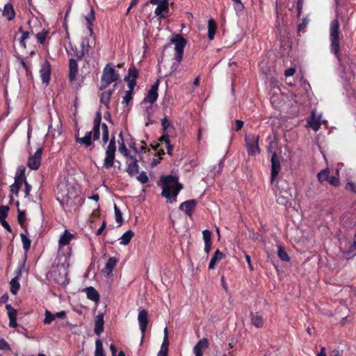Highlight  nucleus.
<instances>
[{"instance_id":"obj_1","label":"nucleus","mask_w":356,"mask_h":356,"mask_svg":"<svg viewBox=\"0 0 356 356\" xmlns=\"http://www.w3.org/2000/svg\"><path fill=\"white\" fill-rule=\"evenodd\" d=\"M330 50L337 58L339 63L342 61L341 50L343 47V36L340 31V24L338 19L332 20L329 29Z\"/></svg>"},{"instance_id":"obj_2","label":"nucleus","mask_w":356,"mask_h":356,"mask_svg":"<svg viewBox=\"0 0 356 356\" xmlns=\"http://www.w3.org/2000/svg\"><path fill=\"white\" fill-rule=\"evenodd\" d=\"M160 181L162 183V196L165 197L168 202H172L176 200L179 191L183 188L182 184L179 183V179L176 176H162Z\"/></svg>"},{"instance_id":"obj_3","label":"nucleus","mask_w":356,"mask_h":356,"mask_svg":"<svg viewBox=\"0 0 356 356\" xmlns=\"http://www.w3.org/2000/svg\"><path fill=\"white\" fill-rule=\"evenodd\" d=\"M78 199L80 200V197L74 188H71V190L67 189L65 193H58L56 197L60 205L67 211H71L77 207L76 200Z\"/></svg>"},{"instance_id":"obj_4","label":"nucleus","mask_w":356,"mask_h":356,"mask_svg":"<svg viewBox=\"0 0 356 356\" xmlns=\"http://www.w3.org/2000/svg\"><path fill=\"white\" fill-rule=\"evenodd\" d=\"M74 238L75 236L67 229L60 236L58 241V254H63L66 259L71 255L72 249L69 245Z\"/></svg>"},{"instance_id":"obj_5","label":"nucleus","mask_w":356,"mask_h":356,"mask_svg":"<svg viewBox=\"0 0 356 356\" xmlns=\"http://www.w3.org/2000/svg\"><path fill=\"white\" fill-rule=\"evenodd\" d=\"M119 79V74L114 67L112 63H108L103 70V73L101 78V87L100 89H105L111 83L118 81Z\"/></svg>"},{"instance_id":"obj_6","label":"nucleus","mask_w":356,"mask_h":356,"mask_svg":"<svg viewBox=\"0 0 356 356\" xmlns=\"http://www.w3.org/2000/svg\"><path fill=\"white\" fill-rule=\"evenodd\" d=\"M171 42L175 44V60L180 63L184 56V48L187 40L181 34H174L171 38Z\"/></svg>"},{"instance_id":"obj_7","label":"nucleus","mask_w":356,"mask_h":356,"mask_svg":"<svg viewBox=\"0 0 356 356\" xmlns=\"http://www.w3.org/2000/svg\"><path fill=\"white\" fill-rule=\"evenodd\" d=\"M100 127L93 125L92 130L87 131L84 137L79 138L76 136L75 138L76 143L83 145L86 147L91 146L93 144L92 140H97L100 137Z\"/></svg>"},{"instance_id":"obj_8","label":"nucleus","mask_w":356,"mask_h":356,"mask_svg":"<svg viewBox=\"0 0 356 356\" xmlns=\"http://www.w3.org/2000/svg\"><path fill=\"white\" fill-rule=\"evenodd\" d=\"M247 152L249 156H255L260 153L259 146V136L255 134H247L245 137Z\"/></svg>"},{"instance_id":"obj_9","label":"nucleus","mask_w":356,"mask_h":356,"mask_svg":"<svg viewBox=\"0 0 356 356\" xmlns=\"http://www.w3.org/2000/svg\"><path fill=\"white\" fill-rule=\"evenodd\" d=\"M115 143V136H113L109 140L106 150V156L104 160V166L106 169H109L113 166L116 152Z\"/></svg>"},{"instance_id":"obj_10","label":"nucleus","mask_w":356,"mask_h":356,"mask_svg":"<svg viewBox=\"0 0 356 356\" xmlns=\"http://www.w3.org/2000/svg\"><path fill=\"white\" fill-rule=\"evenodd\" d=\"M43 152V147L38 148L35 154L32 156H31L28 159L27 161V166L31 169L36 170L39 169L41 164V160H42V154Z\"/></svg>"},{"instance_id":"obj_11","label":"nucleus","mask_w":356,"mask_h":356,"mask_svg":"<svg viewBox=\"0 0 356 356\" xmlns=\"http://www.w3.org/2000/svg\"><path fill=\"white\" fill-rule=\"evenodd\" d=\"M51 65L48 60H45L40 70V75L43 83L48 85L50 82Z\"/></svg>"},{"instance_id":"obj_12","label":"nucleus","mask_w":356,"mask_h":356,"mask_svg":"<svg viewBox=\"0 0 356 356\" xmlns=\"http://www.w3.org/2000/svg\"><path fill=\"white\" fill-rule=\"evenodd\" d=\"M160 81L157 79L154 83L151 86V88L148 90L146 97L144 98V102H149L150 104L154 103L159 97L158 90Z\"/></svg>"},{"instance_id":"obj_13","label":"nucleus","mask_w":356,"mask_h":356,"mask_svg":"<svg viewBox=\"0 0 356 356\" xmlns=\"http://www.w3.org/2000/svg\"><path fill=\"white\" fill-rule=\"evenodd\" d=\"M271 183L273 184L274 181L276 179L277 176L280 173L281 167L280 159L277 154L274 152L271 156Z\"/></svg>"},{"instance_id":"obj_14","label":"nucleus","mask_w":356,"mask_h":356,"mask_svg":"<svg viewBox=\"0 0 356 356\" xmlns=\"http://www.w3.org/2000/svg\"><path fill=\"white\" fill-rule=\"evenodd\" d=\"M197 204V201L191 199L182 202L179 205V209L184 211L188 216L191 217Z\"/></svg>"},{"instance_id":"obj_15","label":"nucleus","mask_w":356,"mask_h":356,"mask_svg":"<svg viewBox=\"0 0 356 356\" xmlns=\"http://www.w3.org/2000/svg\"><path fill=\"white\" fill-rule=\"evenodd\" d=\"M138 321L140 325V330L142 332V339L144 338L145 333L148 325V313L145 309L139 311Z\"/></svg>"},{"instance_id":"obj_16","label":"nucleus","mask_w":356,"mask_h":356,"mask_svg":"<svg viewBox=\"0 0 356 356\" xmlns=\"http://www.w3.org/2000/svg\"><path fill=\"white\" fill-rule=\"evenodd\" d=\"M275 195L277 197V202L280 204L285 205L290 198L291 197V194L290 193V188L287 187L286 189H282L280 191L279 194H277V191H275Z\"/></svg>"},{"instance_id":"obj_17","label":"nucleus","mask_w":356,"mask_h":356,"mask_svg":"<svg viewBox=\"0 0 356 356\" xmlns=\"http://www.w3.org/2000/svg\"><path fill=\"white\" fill-rule=\"evenodd\" d=\"M157 5L154 13L160 18H165L167 17L166 14L169 12L168 0H162Z\"/></svg>"},{"instance_id":"obj_18","label":"nucleus","mask_w":356,"mask_h":356,"mask_svg":"<svg viewBox=\"0 0 356 356\" xmlns=\"http://www.w3.org/2000/svg\"><path fill=\"white\" fill-rule=\"evenodd\" d=\"M130 161L128 163L127 172L130 177H134L139 172L138 160L134 156H129Z\"/></svg>"},{"instance_id":"obj_19","label":"nucleus","mask_w":356,"mask_h":356,"mask_svg":"<svg viewBox=\"0 0 356 356\" xmlns=\"http://www.w3.org/2000/svg\"><path fill=\"white\" fill-rule=\"evenodd\" d=\"M104 316L103 313H99L95 316V318L94 332L97 336H99L104 332Z\"/></svg>"},{"instance_id":"obj_20","label":"nucleus","mask_w":356,"mask_h":356,"mask_svg":"<svg viewBox=\"0 0 356 356\" xmlns=\"http://www.w3.org/2000/svg\"><path fill=\"white\" fill-rule=\"evenodd\" d=\"M209 347V341L207 338L200 340L193 348V353L195 356H202L203 350Z\"/></svg>"},{"instance_id":"obj_21","label":"nucleus","mask_w":356,"mask_h":356,"mask_svg":"<svg viewBox=\"0 0 356 356\" xmlns=\"http://www.w3.org/2000/svg\"><path fill=\"white\" fill-rule=\"evenodd\" d=\"M78 63L74 58L69 60V80L72 82L75 81L78 74Z\"/></svg>"},{"instance_id":"obj_22","label":"nucleus","mask_w":356,"mask_h":356,"mask_svg":"<svg viewBox=\"0 0 356 356\" xmlns=\"http://www.w3.org/2000/svg\"><path fill=\"white\" fill-rule=\"evenodd\" d=\"M16 273H17L16 276L15 277H13L10 282V292L14 295H16L17 293V292L20 288V284L19 282V279L22 274L21 268H19Z\"/></svg>"},{"instance_id":"obj_23","label":"nucleus","mask_w":356,"mask_h":356,"mask_svg":"<svg viewBox=\"0 0 356 356\" xmlns=\"http://www.w3.org/2000/svg\"><path fill=\"white\" fill-rule=\"evenodd\" d=\"M84 291L86 292L87 298L95 302V303H98L100 300V296L98 291L92 286L87 287L84 289Z\"/></svg>"},{"instance_id":"obj_24","label":"nucleus","mask_w":356,"mask_h":356,"mask_svg":"<svg viewBox=\"0 0 356 356\" xmlns=\"http://www.w3.org/2000/svg\"><path fill=\"white\" fill-rule=\"evenodd\" d=\"M81 47V49L80 51H78L76 49H74L73 48L71 49L72 51L71 55L76 57L77 60H81L84 57L86 51L88 53L89 47L88 42L85 44V42H83Z\"/></svg>"},{"instance_id":"obj_25","label":"nucleus","mask_w":356,"mask_h":356,"mask_svg":"<svg viewBox=\"0 0 356 356\" xmlns=\"http://www.w3.org/2000/svg\"><path fill=\"white\" fill-rule=\"evenodd\" d=\"M225 257V254L217 250L213 254L210 263L209 264V269H214L216 263Z\"/></svg>"},{"instance_id":"obj_26","label":"nucleus","mask_w":356,"mask_h":356,"mask_svg":"<svg viewBox=\"0 0 356 356\" xmlns=\"http://www.w3.org/2000/svg\"><path fill=\"white\" fill-rule=\"evenodd\" d=\"M3 15L6 17L8 21L13 20L15 17V12L11 3H7L4 6Z\"/></svg>"},{"instance_id":"obj_27","label":"nucleus","mask_w":356,"mask_h":356,"mask_svg":"<svg viewBox=\"0 0 356 356\" xmlns=\"http://www.w3.org/2000/svg\"><path fill=\"white\" fill-rule=\"evenodd\" d=\"M113 95V90H108L103 92L100 97V102L103 104L106 108H110V101Z\"/></svg>"},{"instance_id":"obj_28","label":"nucleus","mask_w":356,"mask_h":356,"mask_svg":"<svg viewBox=\"0 0 356 356\" xmlns=\"http://www.w3.org/2000/svg\"><path fill=\"white\" fill-rule=\"evenodd\" d=\"M217 29V23L213 19H210L208 21V38L210 40L214 39L215 34Z\"/></svg>"},{"instance_id":"obj_29","label":"nucleus","mask_w":356,"mask_h":356,"mask_svg":"<svg viewBox=\"0 0 356 356\" xmlns=\"http://www.w3.org/2000/svg\"><path fill=\"white\" fill-rule=\"evenodd\" d=\"M250 318L252 324L257 328H261L264 325L263 318L258 313L251 312Z\"/></svg>"},{"instance_id":"obj_30","label":"nucleus","mask_w":356,"mask_h":356,"mask_svg":"<svg viewBox=\"0 0 356 356\" xmlns=\"http://www.w3.org/2000/svg\"><path fill=\"white\" fill-rule=\"evenodd\" d=\"M116 264H117V259L115 257H110L108 259L105 267L102 270L103 273L106 275H109L110 273H111L113 268L116 266Z\"/></svg>"},{"instance_id":"obj_31","label":"nucleus","mask_w":356,"mask_h":356,"mask_svg":"<svg viewBox=\"0 0 356 356\" xmlns=\"http://www.w3.org/2000/svg\"><path fill=\"white\" fill-rule=\"evenodd\" d=\"M85 18L88 24V29L89 30L90 35H92L93 33V22L95 19V10L92 7H91L90 13L86 16Z\"/></svg>"},{"instance_id":"obj_32","label":"nucleus","mask_w":356,"mask_h":356,"mask_svg":"<svg viewBox=\"0 0 356 356\" xmlns=\"http://www.w3.org/2000/svg\"><path fill=\"white\" fill-rule=\"evenodd\" d=\"M159 141L161 143H165L166 145L167 154L170 156L172 155L174 147L170 144V136L169 134H165V136H161L159 138Z\"/></svg>"},{"instance_id":"obj_33","label":"nucleus","mask_w":356,"mask_h":356,"mask_svg":"<svg viewBox=\"0 0 356 356\" xmlns=\"http://www.w3.org/2000/svg\"><path fill=\"white\" fill-rule=\"evenodd\" d=\"M161 126L163 129V135L165 136V134H169L170 130L174 129L175 127L173 124L171 123V122L167 118V117H165L161 120Z\"/></svg>"},{"instance_id":"obj_34","label":"nucleus","mask_w":356,"mask_h":356,"mask_svg":"<svg viewBox=\"0 0 356 356\" xmlns=\"http://www.w3.org/2000/svg\"><path fill=\"white\" fill-rule=\"evenodd\" d=\"M134 236V233L131 230H128L125 232L120 238L121 241L120 243L121 245H127L130 242Z\"/></svg>"},{"instance_id":"obj_35","label":"nucleus","mask_w":356,"mask_h":356,"mask_svg":"<svg viewBox=\"0 0 356 356\" xmlns=\"http://www.w3.org/2000/svg\"><path fill=\"white\" fill-rule=\"evenodd\" d=\"M95 356H106L103 343L100 339H97L95 341Z\"/></svg>"},{"instance_id":"obj_36","label":"nucleus","mask_w":356,"mask_h":356,"mask_svg":"<svg viewBox=\"0 0 356 356\" xmlns=\"http://www.w3.org/2000/svg\"><path fill=\"white\" fill-rule=\"evenodd\" d=\"M277 256L283 261L288 262L291 259L284 248L282 245L278 246Z\"/></svg>"},{"instance_id":"obj_37","label":"nucleus","mask_w":356,"mask_h":356,"mask_svg":"<svg viewBox=\"0 0 356 356\" xmlns=\"http://www.w3.org/2000/svg\"><path fill=\"white\" fill-rule=\"evenodd\" d=\"M19 32H20L22 33V36L19 39V44H20V46L24 47V48H26V40L28 39L30 36V32L29 31H24L22 27L20 26L18 29Z\"/></svg>"},{"instance_id":"obj_38","label":"nucleus","mask_w":356,"mask_h":356,"mask_svg":"<svg viewBox=\"0 0 356 356\" xmlns=\"http://www.w3.org/2000/svg\"><path fill=\"white\" fill-rule=\"evenodd\" d=\"M308 123L312 129L315 131L320 129L321 123L318 119L314 115L312 116L311 119L308 121Z\"/></svg>"},{"instance_id":"obj_39","label":"nucleus","mask_w":356,"mask_h":356,"mask_svg":"<svg viewBox=\"0 0 356 356\" xmlns=\"http://www.w3.org/2000/svg\"><path fill=\"white\" fill-rule=\"evenodd\" d=\"M330 171L328 168L322 170L317 175L318 180L319 182L322 183L325 181H328L329 179Z\"/></svg>"},{"instance_id":"obj_40","label":"nucleus","mask_w":356,"mask_h":356,"mask_svg":"<svg viewBox=\"0 0 356 356\" xmlns=\"http://www.w3.org/2000/svg\"><path fill=\"white\" fill-rule=\"evenodd\" d=\"M102 143L103 145H106L109 140V131L108 126L105 123H102Z\"/></svg>"},{"instance_id":"obj_41","label":"nucleus","mask_w":356,"mask_h":356,"mask_svg":"<svg viewBox=\"0 0 356 356\" xmlns=\"http://www.w3.org/2000/svg\"><path fill=\"white\" fill-rule=\"evenodd\" d=\"M119 136L122 138V143H121V144H120L119 151L122 153V154H123L124 156L127 157L129 159V156H131V155L129 154V151L127 148V147L123 141V136H122V132H120Z\"/></svg>"},{"instance_id":"obj_42","label":"nucleus","mask_w":356,"mask_h":356,"mask_svg":"<svg viewBox=\"0 0 356 356\" xmlns=\"http://www.w3.org/2000/svg\"><path fill=\"white\" fill-rule=\"evenodd\" d=\"M49 31H47L45 29H42V31H41L40 32H38L35 35L38 42L40 44H43L46 40V38H47V35L49 34Z\"/></svg>"},{"instance_id":"obj_43","label":"nucleus","mask_w":356,"mask_h":356,"mask_svg":"<svg viewBox=\"0 0 356 356\" xmlns=\"http://www.w3.org/2000/svg\"><path fill=\"white\" fill-rule=\"evenodd\" d=\"M20 237L23 243V248L28 251L31 248V240L24 234H21Z\"/></svg>"},{"instance_id":"obj_44","label":"nucleus","mask_w":356,"mask_h":356,"mask_svg":"<svg viewBox=\"0 0 356 356\" xmlns=\"http://www.w3.org/2000/svg\"><path fill=\"white\" fill-rule=\"evenodd\" d=\"M139 71L135 67H131L129 68L128 74L126 76H129V79H135L138 77Z\"/></svg>"},{"instance_id":"obj_45","label":"nucleus","mask_w":356,"mask_h":356,"mask_svg":"<svg viewBox=\"0 0 356 356\" xmlns=\"http://www.w3.org/2000/svg\"><path fill=\"white\" fill-rule=\"evenodd\" d=\"M6 309L8 312V318H17V311L16 309L13 308L9 304L6 305Z\"/></svg>"},{"instance_id":"obj_46","label":"nucleus","mask_w":356,"mask_h":356,"mask_svg":"<svg viewBox=\"0 0 356 356\" xmlns=\"http://www.w3.org/2000/svg\"><path fill=\"white\" fill-rule=\"evenodd\" d=\"M9 209L10 208L8 206H0V220H3L7 218Z\"/></svg>"},{"instance_id":"obj_47","label":"nucleus","mask_w":356,"mask_h":356,"mask_svg":"<svg viewBox=\"0 0 356 356\" xmlns=\"http://www.w3.org/2000/svg\"><path fill=\"white\" fill-rule=\"evenodd\" d=\"M44 316L45 318L43 321L44 324H51L55 320L54 314H51L49 310L45 311Z\"/></svg>"},{"instance_id":"obj_48","label":"nucleus","mask_w":356,"mask_h":356,"mask_svg":"<svg viewBox=\"0 0 356 356\" xmlns=\"http://www.w3.org/2000/svg\"><path fill=\"white\" fill-rule=\"evenodd\" d=\"M114 211H115V220L117 222L119 223V225H121L122 222V214L120 211V209L117 207L116 204L114 206Z\"/></svg>"},{"instance_id":"obj_49","label":"nucleus","mask_w":356,"mask_h":356,"mask_svg":"<svg viewBox=\"0 0 356 356\" xmlns=\"http://www.w3.org/2000/svg\"><path fill=\"white\" fill-rule=\"evenodd\" d=\"M164 337L163 340V343L161 345V348L168 350V346H169V341H168V329L165 327L164 329Z\"/></svg>"},{"instance_id":"obj_50","label":"nucleus","mask_w":356,"mask_h":356,"mask_svg":"<svg viewBox=\"0 0 356 356\" xmlns=\"http://www.w3.org/2000/svg\"><path fill=\"white\" fill-rule=\"evenodd\" d=\"M26 220V213L25 211H21L18 209V216H17V221L18 223L23 227L24 222Z\"/></svg>"},{"instance_id":"obj_51","label":"nucleus","mask_w":356,"mask_h":356,"mask_svg":"<svg viewBox=\"0 0 356 356\" xmlns=\"http://www.w3.org/2000/svg\"><path fill=\"white\" fill-rule=\"evenodd\" d=\"M133 99V92L126 91L125 96L123 97L122 104L124 106H127L129 102Z\"/></svg>"},{"instance_id":"obj_52","label":"nucleus","mask_w":356,"mask_h":356,"mask_svg":"<svg viewBox=\"0 0 356 356\" xmlns=\"http://www.w3.org/2000/svg\"><path fill=\"white\" fill-rule=\"evenodd\" d=\"M124 81L128 83V91L134 92V87L136 85V80L129 79V76H124Z\"/></svg>"},{"instance_id":"obj_53","label":"nucleus","mask_w":356,"mask_h":356,"mask_svg":"<svg viewBox=\"0 0 356 356\" xmlns=\"http://www.w3.org/2000/svg\"><path fill=\"white\" fill-rule=\"evenodd\" d=\"M26 168L24 165H19L16 171L15 177L26 178Z\"/></svg>"},{"instance_id":"obj_54","label":"nucleus","mask_w":356,"mask_h":356,"mask_svg":"<svg viewBox=\"0 0 356 356\" xmlns=\"http://www.w3.org/2000/svg\"><path fill=\"white\" fill-rule=\"evenodd\" d=\"M137 179H138V181H139L142 184H146L148 181L149 178H148V177L147 175V173L143 171L137 177Z\"/></svg>"},{"instance_id":"obj_55","label":"nucleus","mask_w":356,"mask_h":356,"mask_svg":"<svg viewBox=\"0 0 356 356\" xmlns=\"http://www.w3.org/2000/svg\"><path fill=\"white\" fill-rule=\"evenodd\" d=\"M203 239L204 242H211V232L209 229L202 232Z\"/></svg>"},{"instance_id":"obj_56","label":"nucleus","mask_w":356,"mask_h":356,"mask_svg":"<svg viewBox=\"0 0 356 356\" xmlns=\"http://www.w3.org/2000/svg\"><path fill=\"white\" fill-rule=\"evenodd\" d=\"M308 23H309V20L307 18L302 19L301 23H300L298 25V31L300 32L301 31L305 29L307 26Z\"/></svg>"},{"instance_id":"obj_57","label":"nucleus","mask_w":356,"mask_h":356,"mask_svg":"<svg viewBox=\"0 0 356 356\" xmlns=\"http://www.w3.org/2000/svg\"><path fill=\"white\" fill-rule=\"evenodd\" d=\"M234 2V8L236 10L241 11L244 8V6L241 0H232Z\"/></svg>"},{"instance_id":"obj_58","label":"nucleus","mask_w":356,"mask_h":356,"mask_svg":"<svg viewBox=\"0 0 356 356\" xmlns=\"http://www.w3.org/2000/svg\"><path fill=\"white\" fill-rule=\"evenodd\" d=\"M21 187L18 185H16L15 184H13L10 186V191L12 194H14L16 196H18L19 195V191L20 190Z\"/></svg>"},{"instance_id":"obj_59","label":"nucleus","mask_w":356,"mask_h":356,"mask_svg":"<svg viewBox=\"0 0 356 356\" xmlns=\"http://www.w3.org/2000/svg\"><path fill=\"white\" fill-rule=\"evenodd\" d=\"M93 123L94 125L102 127V113L100 112H97Z\"/></svg>"},{"instance_id":"obj_60","label":"nucleus","mask_w":356,"mask_h":356,"mask_svg":"<svg viewBox=\"0 0 356 356\" xmlns=\"http://www.w3.org/2000/svg\"><path fill=\"white\" fill-rule=\"evenodd\" d=\"M302 6H303L302 0H298V2H297V17H298V18H300L301 16Z\"/></svg>"},{"instance_id":"obj_61","label":"nucleus","mask_w":356,"mask_h":356,"mask_svg":"<svg viewBox=\"0 0 356 356\" xmlns=\"http://www.w3.org/2000/svg\"><path fill=\"white\" fill-rule=\"evenodd\" d=\"M25 181H27L26 178H20V177H15V181H14L13 184H15L16 185H18L20 187H22L23 184H25Z\"/></svg>"},{"instance_id":"obj_62","label":"nucleus","mask_w":356,"mask_h":356,"mask_svg":"<svg viewBox=\"0 0 356 356\" xmlns=\"http://www.w3.org/2000/svg\"><path fill=\"white\" fill-rule=\"evenodd\" d=\"M235 124H236V127H235L234 130L236 131H238L243 128L244 122H243V121H242L241 120H236Z\"/></svg>"},{"instance_id":"obj_63","label":"nucleus","mask_w":356,"mask_h":356,"mask_svg":"<svg viewBox=\"0 0 356 356\" xmlns=\"http://www.w3.org/2000/svg\"><path fill=\"white\" fill-rule=\"evenodd\" d=\"M9 348V344L4 339H0V350H7Z\"/></svg>"},{"instance_id":"obj_64","label":"nucleus","mask_w":356,"mask_h":356,"mask_svg":"<svg viewBox=\"0 0 356 356\" xmlns=\"http://www.w3.org/2000/svg\"><path fill=\"white\" fill-rule=\"evenodd\" d=\"M346 189H350L355 193H356V185L352 182H348L346 186Z\"/></svg>"}]
</instances>
